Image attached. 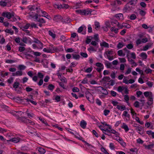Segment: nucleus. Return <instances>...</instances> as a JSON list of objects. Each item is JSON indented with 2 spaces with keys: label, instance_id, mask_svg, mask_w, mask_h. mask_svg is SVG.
I'll return each mask as SVG.
<instances>
[{
  "label": "nucleus",
  "instance_id": "f257e3e1",
  "mask_svg": "<svg viewBox=\"0 0 154 154\" xmlns=\"http://www.w3.org/2000/svg\"><path fill=\"white\" fill-rule=\"evenodd\" d=\"M136 3H131V2L128 3L125 6L123 9V11L124 12H129L134 9V6Z\"/></svg>",
  "mask_w": 154,
  "mask_h": 154
},
{
  "label": "nucleus",
  "instance_id": "f03ea898",
  "mask_svg": "<svg viewBox=\"0 0 154 154\" xmlns=\"http://www.w3.org/2000/svg\"><path fill=\"white\" fill-rule=\"evenodd\" d=\"M2 16L6 17L8 19H10L12 17H14V15L13 14H11L9 12H3L2 13Z\"/></svg>",
  "mask_w": 154,
  "mask_h": 154
},
{
  "label": "nucleus",
  "instance_id": "7ed1b4c3",
  "mask_svg": "<svg viewBox=\"0 0 154 154\" xmlns=\"http://www.w3.org/2000/svg\"><path fill=\"white\" fill-rule=\"evenodd\" d=\"M26 132L31 134H34V133L35 135H37L38 137H39L40 136L39 135L37 134L36 131H35V129L30 127H28V129L26 130Z\"/></svg>",
  "mask_w": 154,
  "mask_h": 154
},
{
  "label": "nucleus",
  "instance_id": "20e7f679",
  "mask_svg": "<svg viewBox=\"0 0 154 154\" xmlns=\"http://www.w3.org/2000/svg\"><path fill=\"white\" fill-rule=\"evenodd\" d=\"M153 103V100L152 95L149 96L148 97V101L147 102V104L149 106H151Z\"/></svg>",
  "mask_w": 154,
  "mask_h": 154
},
{
  "label": "nucleus",
  "instance_id": "39448f33",
  "mask_svg": "<svg viewBox=\"0 0 154 154\" xmlns=\"http://www.w3.org/2000/svg\"><path fill=\"white\" fill-rule=\"evenodd\" d=\"M92 12L91 10H89L88 9L83 10L82 12V15H88L89 14H91Z\"/></svg>",
  "mask_w": 154,
  "mask_h": 154
},
{
  "label": "nucleus",
  "instance_id": "423d86ee",
  "mask_svg": "<svg viewBox=\"0 0 154 154\" xmlns=\"http://www.w3.org/2000/svg\"><path fill=\"white\" fill-rule=\"evenodd\" d=\"M98 88H100L101 89L102 91H101V92L103 94L105 95H107L108 94V93L106 89L104 88L103 87L101 86H99Z\"/></svg>",
  "mask_w": 154,
  "mask_h": 154
},
{
  "label": "nucleus",
  "instance_id": "0eeeda50",
  "mask_svg": "<svg viewBox=\"0 0 154 154\" xmlns=\"http://www.w3.org/2000/svg\"><path fill=\"white\" fill-rule=\"evenodd\" d=\"M87 125V123L84 120H82L80 122V125L82 128H85Z\"/></svg>",
  "mask_w": 154,
  "mask_h": 154
},
{
  "label": "nucleus",
  "instance_id": "6e6552de",
  "mask_svg": "<svg viewBox=\"0 0 154 154\" xmlns=\"http://www.w3.org/2000/svg\"><path fill=\"white\" fill-rule=\"evenodd\" d=\"M152 44L151 43H148V44L145 46L143 47V51H146L148 50L149 48H150L151 47Z\"/></svg>",
  "mask_w": 154,
  "mask_h": 154
},
{
  "label": "nucleus",
  "instance_id": "1a4fd4ad",
  "mask_svg": "<svg viewBox=\"0 0 154 154\" xmlns=\"http://www.w3.org/2000/svg\"><path fill=\"white\" fill-rule=\"evenodd\" d=\"M116 108L119 110L121 111H123L126 109V107L124 106H120L118 105L117 106Z\"/></svg>",
  "mask_w": 154,
  "mask_h": 154
},
{
  "label": "nucleus",
  "instance_id": "9d476101",
  "mask_svg": "<svg viewBox=\"0 0 154 154\" xmlns=\"http://www.w3.org/2000/svg\"><path fill=\"white\" fill-rule=\"evenodd\" d=\"M26 68V66L23 65H20L18 66L17 67V69L19 70L22 71V70H23L25 69Z\"/></svg>",
  "mask_w": 154,
  "mask_h": 154
},
{
  "label": "nucleus",
  "instance_id": "9b49d317",
  "mask_svg": "<svg viewBox=\"0 0 154 154\" xmlns=\"http://www.w3.org/2000/svg\"><path fill=\"white\" fill-rule=\"evenodd\" d=\"M19 141L20 140L19 139L16 138H13L12 139H10L8 140V141H12L15 143L19 142Z\"/></svg>",
  "mask_w": 154,
  "mask_h": 154
},
{
  "label": "nucleus",
  "instance_id": "f8f14e48",
  "mask_svg": "<svg viewBox=\"0 0 154 154\" xmlns=\"http://www.w3.org/2000/svg\"><path fill=\"white\" fill-rule=\"evenodd\" d=\"M38 150L40 154H44L46 152V151L44 148L41 147L38 148Z\"/></svg>",
  "mask_w": 154,
  "mask_h": 154
},
{
  "label": "nucleus",
  "instance_id": "ddd939ff",
  "mask_svg": "<svg viewBox=\"0 0 154 154\" xmlns=\"http://www.w3.org/2000/svg\"><path fill=\"white\" fill-rule=\"evenodd\" d=\"M85 94L86 97L88 100H89V99L92 96V94L88 91L86 92Z\"/></svg>",
  "mask_w": 154,
  "mask_h": 154
},
{
  "label": "nucleus",
  "instance_id": "4468645a",
  "mask_svg": "<svg viewBox=\"0 0 154 154\" xmlns=\"http://www.w3.org/2000/svg\"><path fill=\"white\" fill-rule=\"evenodd\" d=\"M100 45L102 47L103 46L107 48L109 47V44L105 42H103L102 43H100Z\"/></svg>",
  "mask_w": 154,
  "mask_h": 154
},
{
  "label": "nucleus",
  "instance_id": "2eb2a0df",
  "mask_svg": "<svg viewBox=\"0 0 154 154\" xmlns=\"http://www.w3.org/2000/svg\"><path fill=\"white\" fill-rule=\"evenodd\" d=\"M72 57L74 59H76V60H79L80 57V56L79 54H72Z\"/></svg>",
  "mask_w": 154,
  "mask_h": 154
},
{
  "label": "nucleus",
  "instance_id": "dca6fc26",
  "mask_svg": "<svg viewBox=\"0 0 154 154\" xmlns=\"http://www.w3.org/2000/svg\"><path fill=\"white\" fill-rule=\"evenodd\" d=\"M42 12L43 14V15L45 16H44V17H46V18H47L49 19H50L51 18V17L50 16H49L48 15V14L45 11H42ZM42 16H44L42 15Z\"/></svg>",
  "mask_w": 154,
  "mask_h": 154
},
{
  "label": "nucleus",
  "instance_id": "f3484780",
  "mask_svg": "<svg viewBox=\"0 0 154 154\" xmlns=\"http://www.w3.org/2000/svg\"><path fill=\"white\" fill-rule=\"evenodd\" d=\"M137 10L138 11H139V14L142 16H144V15H145L146 14V12L143 10H142L140 9H137Z\"/></svg>",
  "mask_w": 154,
  "mask_h": 154
},
{
  "label": "nucleus",
  "instance_id": "a211bd4d",
  "mask_svg": "<svg viewBox=\"0 0 154 154\" xmlns=\"http://www.w3.org/2000/svg\"><path fill=\"white\" fill-rule=\"evenodd\" d=\"M118 140V141L120 143L122 146L124 147L126 146V143L124 142L122 138H119Z\"/></svg>",
  "mask_w": 154,
  "mask_h": 154
},
{
  "label": "nucleus",
  "instance_id": "6ab92c4d",
  "mask_svg": "<svg viewBox=\"0 0 154 154\" xmlns=\"http://www.w3.org/2000/svg\"><path fill=\"white\" fill-rule=\"evenodd\" d=\"M122 128H123L125 130L126 132H127L129 130V128L128 126L124 123H123V125L122 126Z\"/></svg>",
  "mask_w": 154,
  "mask_h": 154
},
{
  "label": "nucleus",
  "instance_id": "aec40b11",
  "mask_svg": "<svg viewBox=\"0 0 154 154\" xmlns=\"http://www.w3.org/2000/svg\"><path fill=\"white\" fill-rule=\"evenodd\" d=\"M110 79V78L109 76H105L104 77L102 80L103 81H104L106 82H107Z\"/></svg>",
  "mask_w": 154,
  "mask_h": 154
},
{
  "label": "nucleus",
  "instance_id": "412c9836",
  "mask_svg": "<svg viewBox=\"0 0 154 154\" xmlns=\"http://www.w3.org/2000/svg\"><path fill=\"white\" fill-rule=\"evenodd\" d=\"M134 126L136 127L135 130L137 131H141L143 130V129L142 128V127H139V125H138L137 126Z\"/></svg>",
  "mask_w": 154,
  "mask_h": 154
},
{
  "label": "nucleus",
  "instance_id": "4be33fe9",
  "mask_svg": "<svg viewBox=\"0 0 154 154\" xmlns=\"http://www.w3.org/2000/svg\"><path fill=\"white\" fill-rule=\"evenodd\" d=\"M116 17L118 19H122L123 17V15L122 14L119 13L116 15Z\"/></svg>",
  "mask_w": 154,
  "mask_h": 154
},
{
  "label": "nucleus",
  "instance_id": "5701e85b",
  "mask_svg": "<svg viewBox=\"0 0 154 154\" xmlns=\"http://www.w3.org/2000/svg\"><path fill=\"white\" fill-rule=\"evenodd\" d=\"M154 146V144H151L150 145H144V146H145V147L146 149H150L151 148H152L153 147V146Z\"/></svg>",
  "mask_w": 154,
  "mask_h": 154
},
{
  "label": "nucleus",
  "instance_id": "b1692460",
  "mask_svg": "<svg viewBox=\"0 0 154 154\" xmlns=\"http://www.w3.org/2000/svg\"><path fill=\"white\" fill-rule=\"evenodd\" d=\"M110 30L112 32H114L116 33H117L118 32V29L114 27L111 28Z\"/></svg>",
  "mask_w": 154,
  "mask_h": 154
},
{
  "label": "nucleus",
  "instance_id": "393cba45",
  "mask_svg": "<svg viewBox=\"0 0 154 154\" xmlns=\"http://www.w3.org/2000/svg\"><path fill=\"white\" fill-rule=\"evenodd\" d=\"M19 84H20L18 82H15L13 85V87L15 89H16L18 88Z\"/></svg>",
  "mask_w": 154,
  "mask_h": 154
},
{
  "label": "nucleus",
  "instance_id": "a878e982",
  "mask_svg": "<svg viewBox=\"0 0 154 154\" xmlns=\"http://www.w3.org/2000/svg\"><path fill=\"white\" fill-rule=\"evenodd\" d=\"M5 31L6 32L10 33L11 35H13L14 34V31L13 30H12L11 29H6L5 30Z\"/></svg>",
  "mask_w": 154,
  "mask_h": 154
},
{
  "label": "nucleus",
  "instance_id": "bb28decb",
  "mask_svg": "<svg viewBox=\"0 0 154 154\" xmlns=\"http://www.w3.org/2000/svg\"><path fill=\"white\" fill-rule=\"evenodd\" d=\"M48 89L51 91H52L54 88V86L52 84H50L48 86Z\"/></svg>",
  "mask_w": 154,
  "mask_h": 154
},
{
  "label": "nucleus",
  "instance_id": "cd10ccee",
  "mask_svg": "<svg viewBox=\"0 0 154 154\" xmlns=\"http://www.w3.org/2000/svg\"><path fill=\"white\" fill-rule=\"evenodd\" d=\"M140 56L142 57L144 59H146L147 56L145 53L142 52L140 54Z\"/></svg>",
  "mask_w": 154,
  "mask_h": 154
},
{
  "label": "nucleus",
  "instance_id": "c85d7f7f",
  "mask_svg": "<svg viewBox=\"0 0 154 154\" xmlns=\"http://www.w3.org/2000/svg\"><path fill=\"white\" fill-rule=\"evenodd\" d=\"M24 121H25V122L27 124H31L32 125L34 124V123L32 121L29 119L25 118Z\"/></svg>",
  "mask_w": 154,
  "mask_h": 154
},
{
  "label": "nucleus",
  "instance_id": "c756f323",
  "mask_svg": "<svg viewBox=\"0 0 154 154\" xmlns=\"http://www.w3.org/2000/svg\"><path fill=\"white\" fill-rule=\"evenodd\" d=\"M91 37V39L94 38V39L96 41L98 42L99 39H98V34H96L94 35V38L92 37L91 36L89 37Z\"/></svg>",
  "mask_w": 154,
  "mask_h": 154
},
{
  "label": "nucleus",
  "instance_id": "7c9ffc66",
  "mask_svg": "<svg viewBox=\"0 0 154 154\" xmlns=\"http://www.w3.org/2000/svg\"><path fill=\"white\" fill-rule=\"evenodd\" d=\"M136 18V15L134 14H133L131 15L130 17V19L131 20H134Z\"/></svg>",
  "mask_w": 154,
  "mask_h": 154
},
{
  "label": "nucleus",
  "instance_id": "2f4dec72",
  "mask_svg": "<svg viewBox=\"0 0 154 154\" xmlns=\"http://www.w3.org/2000/svg\"><path fill=\"white\" fill-rule=\"evenodd\" d=\"M124 88H125L123 87L119 86L117 90L119 92H121L124 90Z\"/></svg>",
  "mask_w": 154,
  "mask_h": 154
},
{
  "label": "nucleus",
  "instance_id": "473e14b6",
  "mask_svg": "<svg viewBox=\"0 0 154 154\" xmlns=\"http://www.w3.org/2000/svg\"><path fill=\"white\" fill-rule=\"evenodd\" d=\"M113 51L112 50H110V51H107L105 52V53L107 55V56H109V54L112 55L113 54Z\"/></svg>",
  "mask_w": 154,
  "mask_h": 154
},
{
  "label": "nucleus",
  "instance_id": "72a5a7b5",
  "mask_svg": "<svg viewBox=\"0 0 154 154\" xmlns=\"http://www.w3.org/2000/svg\"><path fill=\"white\" fill-rule=\"evenodd\" d=\"M60 6L62 8H68L69 6L67 4H63L62 5H60Z\"/></svg>",
  "mask_w": 154,
  "mask_h": 154
},
{
  "label": "nucleus",
  "instance_id": "f704fd0d",
  "mask_svg": "<svg viewBox=\"0 0 154 154\" xmlns=\"http://www.w3.org/2000/svg\"><path fill=\"white\" fill-rule=\"evenodd\" d=\"M16 74H17V76H20L22 75L23 73L22 71L20 70H18L16 72Z\"/></svg>",
  "mask_w": 154,
  "mask_h": 154
},
{
  "label": "nucleus",
  "instance_id": "c9c22d12",
  "mask_svg": "<svg viewBox=\"0 0 154 154\" xmlns=\"http://www.w3.org/2000/svg\"><path fill=\"white\" fill-rule=\"evenodd\" d=\"M25 99L27 100V102H28L29 101H30L31 102V103H32V104L34 105H36L37 104V103L35 102L33 100H30L28 99V98Z\"/></svg>",
  "mask_w": 154,
  "mask_h": 154
},
{
  "label": "nucleus",
  "instance_id": "e433bc0d",
  "mask_svg": "<svg viewBox=\"0 0 154 154\" xmlns=\"http://www.w3.org/2000/svg\"><path fill=\"white\" fill-rule=\"evenodd\" d=\"M144 95L146 97H148L149 96V94L152 95V93L151 92L146 91L144 93Z\"/></svg>",
  "mask_w": 154,
  "mask_h": 154
},
{
  "label": "nucleus",
  "instance_id": "4c0bfd02",
  "mask_svg": "<svg viewBox=\"0 0 154 154\" xmlns=\"http://www.w3.org/2000/svg\"><path fill=\"white\" fill-rule=\"evenodd\" d=\"M49 35L52 37L53 38H55L56 37V35L54 33L52 32L51 31H49L48 32Z\"/></svg>",
  "mask_w": 154,
  "mask_h": 154
},
{
  "label": "nucleus",
  "instance_id": "58836bf2",
  "mask_svg": "<svg viewBox=\"0 0 154 154\" xmlns=\"http://www.w3.org/2000/svg\"><path fill=\"white\" fill-rule=\"evenodd\" d=\"M39 119L42 123H44L45 124L46 126L48 125V124L47 122H46V120H45L44 119H43L42 118H39Z\"/></svg>",
  "mask_w": 154,
  "mask_h": 154
},
{
  "label": "nucleus",
  "instance_id": "ea45409f",
  "mask_svg": "<svg viewBox=\"0 0 154 154\" xmlns=\"http://www.w3.org/2000/svg\"><path fill=\"white\" fill-rule=\"evenodd\" d=\"M139 102L137 101H136L134 103V106L136 108H139L140 107Z\"/></svg>",
  "mask_w": 154,
  "mask_h": 154
},
{
  "label": "nucleus",
  "instance_id": "a19ab883",
  "mask_svg": "<svg viewBox=\"0 0 154 154\" xmlns=\"http://www.w3.org/2000/svg\"><path fill=\"white\" fill-rule=\"evenodd\" d=\"M15 91H17V92L18 94H21L22 93L21 90H22V88L21 87L19 88L18 89H15Z\"/></svg>",
  "mask_w": 154,
  "mask_h": 154
},
{
  "label": "nucleus",
  "instance_id": "79ce46f5",
  "mask_svg": "<svg viewBox=\"0 0 154 154\" xmlns=\"http://www.w3.org/2000/svg\"><path fill=\"white\" fill-rule=\"evenodd\" d=\"M0 5L2 6L5 7L6 6L7 3L5 1H0Z\"/></svg>",
  "mask_w": 154,
  "mask_h": 154
},
{
  "label": "nucleus",
  "instance_id": "37998d69",
  "mask_svg": "<svg viewBox=\"0 0 154 154\" xmlns=\"http://www.w3.org/2000/svg\"><path fill=\"white\" fill-rule=\"evenodd\" d=\"M96 65L97 67L100 68H103V64L100 63H96Z\"/></svg>",
  "mask_w": 154,
  "mask_h": 154
},
{
  "label": "nucleus",
  "instance_id": "c03bdc74",
  "mask_svg": "<svg viewBox=\"0 0 154 154\" xmlns=\"http://www.w3.org/2000/svg\"><path fill=\"white\" fill-rule=\"evenodd\" d=\"M92 69L93 68L92 67H89L85 70V72L90 73L92 71Z\"/></svg>",
  "mask_w": 154,
  "mask_h": 154
},
{
  "label": "nucleus",
  "instance_id": "a18cd8bd",
  "mask_svg": "<svg viewBox=\"0 0 154 154\" xmlns=\"http://www.w3.org/2000/svg\"><path fill=\"white\" fill-rule=\"evenodd\" d=\"M122 26L127 28H129L130 27V25L125 23H122Z\"/></svg>",
  "mask_w": 154,
  "mask_h": 154
},
{
  "label": "nucleus",
  "instance_id": "49530a36",
  "mask_svg": "<svg viewBox=\"0 0 154 154\" xmlns=\"http://www.w3.org/2000/svg\"><path fill=\"white\" fill-rule=\"evenodd\" d=\"M80 54L81 56L85 58H86L88 56V54L85 53H83L82 52L80 53Z\"/></svg>",
  "mask_w": 154,
  "mask_h": 154
},
{
  "label": "nucleus",
  "instance_id": "de8ad7c7",
  "mask_svg": "<svg viewBox=\"0 0 154 154\" xmlns=\"http://www.w3.org/2000/svg\"><path fill=\"white\" fill-rule=\"evenodd\" d=\"M25 50V48L23 47L20 46L19 47V51L20 52H23Z\"/></svg>",
  "mask_w": 154,
  "mask_h": 154
},
{
  "label": "nucleus",
  "instance_id": "09e8293b",
  "mask_svg": "<svg viewBox=\"0 0 154 154\" xmlns=\"http://www.w3.org/2000/svg\"><path fill=\"white\" fill-rule=\"evenodd\" d=\"M101 151L103 152L105 154H109L106 149L103 147L101 148Z\"/></svg>",
  "mask_w": 154,
  "mask_h": 154
},
{
  "label": "nucleus",
  "instance_id": "8fccbe9b",
  "mask_svg": "<svg viewBox=\"0 0 154 154\" xmlns=\"http://www.w3.org/2000/svg\"><path fill=\"white\" fill-rule=\"evenodd\" d=\"M38 77L41 79H42L44 77V75L42 74V73L40 72H38Z\"/></svg>",
  "mask_w": 154,
  "mask_h": 154
},
{
  "label": "nucleus",
  "instance_id": "3c124183",
  "mask_svg": "<svg viewBox=\"0 0 154 154\" xmlns=\"http://www.w3.org/2000/svg\"><path fill=\"white\" fill-rule=\"evenodd\" d=\"M99 23L98 22H95V25L96 26L95 29H99L100 27V26L99 25Z\"/></svg>",
  "mask_w": 154,
  "mask_h": 154
},
{
  "label": "nucleus",
  "instance_id": "603ef678",
  "mask_svg": "<svg viewBox=\"0 0 154 154\" xmlns=\"http://www.w3.org/2000/svg\"><path fill=\"white\" fill-rule=\"evenodd\" d=\"M152 72V70L150 69H146L145 70V72L147 74H149V73H151Z\"/></svg>",
  "mask_w": 154,
  "mask_h": 154
},
{
  "label": "nucleus",
  "instance_id": "864d4df0",
  "mask_svg": "<svg viewBox=\"0 0 154 154\" xmlns=\"http://www.w3.org/2000/svg\"><path fill=\"white\" fill-rule=\"evenodd\" d=\"M15 62V60H7L5 61V62L6 63H14Z\"/></svg>",
  "mask_w": 154,
  "mask_h": 154
},
{
  "label": "nucleus",
  "instance_id": "5fc2aeb1",
  "mask_svg": "<svg viewBox=\"0 0 154 154\" xmlns=\"http://www.w3.org/2000/svg\"><path fill=\"white\" fill-rule=\"evenodd\" d=\"M119 59L121 63H125L126 61L125 59L124 58H119Z\"/></svg>",
  "mask_w": 154,
  "mask_h": 154
},
{
  "label": "nucleus",
  "instance_id": "6e6d98bb",
  "mask_svg": "<svg viewBox=\"0 0 154 154\" xmlns=\"http://www.w3.org/2000/svg\"><path fill=\"white\" fill-rule=\"evenodd\" d=\"M37 21L40 22L41 23H45V21L43 18H39Z\"/></svg>",
  "mask_w": 154,
  "mask_h": 154
},
{
  "label": "nucleus",
  "instance_id": "4d7b16f0",
  "mask_svg": "<svg viewBox=\"0 0 154 154\" xmlns=\"http://www.w3.org/2000/svg\"><path fill=\"white\" fill-rule=\"evenodd\" d=\"M123 46L124 45L122 43L119 42L117 45V47L119 49H120L122 48Z\"/></svg>",
  "mask_w": 154,
  "mask_h": 154
},
{
  "label": "nucleus",
  "instance_id": "13d9d810",
  "mask_svg": "<svg viewBox=\"0 0 154 154\" xmlns=\"http://www.w3.org/2000/svg\"><path fill=\"white\" fill-rule=\"evenodd\" d=\"M127 47L128 49H130L133 48V45L132 44H129L127 45Z\"/></svg>",
  "mask_w": 154,
  "mask_h": 154
},
{
  "label": "nucleus",
  "instance_id": "bf43d9fd",
  "mask_svg": "<svg viewBox=\"0 0 154 154\" xmlns=\"http://www.w3.org/2000/svg\"><path fill=\"white\" fill-rule=\"evenodd\" d=\"M72 91L73 92H78L79 91V89L77 87H74L72 89Z\"/></svg>",
  "mask_w": 154,
  "mask_h": 154
},
{
  "label": "nucleus",
  "instance_id": "052dcab7",
  "mask_svg": "<svg viewBox=\"0 0 154 154\" xmlns=\"http://www.w3.org/2000/svg\"><path fill=\"white\" fill-rule=\"evenodd\" d=\"M111 94L113 97H115L117 95V93L113 91H111Z\"/></svg>",
  "mask_w": 154,
  "mask_h": 154
},
{
  "label": "nucleus",
  "instance_id": "680f3d73",
  "mask_svg": "<svg viewBox=\"0 0 154 154\" xmlns=\"http://www.w3.org/2000/svg\"><path fill=\"white\" fill-rule=\"evenodd\" d=\"M136 42V44L137 46L142 43V41L140 39H138L137 40Z\"/></svg>",
  "mask_w": 154,
  "mask_h": 154
},
{
  "label": "nucleus",
  "instance_id": "e2e57ef3",
  "mask_svg": "<svg viewBox=\"0 0 154 154\" xmlns=\"http://www.w3.org/2000/svg\"><path fill=\"white\" fill-rule=\"evenodd\" d=\"M112 23V25H113V24H112L113 23H114V24H116L117 25V26L118 27H119V23L117 22V21L116 20H114L113 21H112L111 22Z\"/></svg>",
  "mask_w": 154,
  "mask_h": 154
},
{
  "label": "nucleus",
  "instance_id": "0e129e2a",
  "mask_svg": "<svg viewBox=\"0 0 154 154\" xmlns=\"http://www.w3.org/2000/svg\"><path fill=\"white\" fill-rule=\"evenodd\" d=\"M109 112V110L105 109V110H104L103 111L104 114L105 116H107Z\"/></svg>",
  "mask_w": 154,
  "mask_h": 154
},
{
  "label": "nucleus",
  "instance_id": "69168bd1",
  "mask_svg": "<svg viewBox=\"0 0 154 154\" xmlns=\"http://www.w3.org/2000/svg\"><path fill=\"white\" fill-rule=\"evenodd\" d=\"M30 26V24L29 23L26 24L25 26L24 27H23V29H28L29 26Z\"/></svg>",
  "mask_w": 154,
  "mask_h": 154
},
{
  "label": "nucleus",
  "instance_id": "338daca9",
  "mask_svg": "<svg viewBox=\"0 0 154 154\" xmlns=\"http://www.w3.org/2000/svg\"><path fill=\"white\" fill-rule=\"evenodd\" d=\"M13 78L12 77H11L10 78L8 79V82L10 84L11 83L13 82Z\"/></svg>",
  "mask_w": 154,
  "mask_h": 154
},
{
  "label": "nucleus",
  "instance_id": "774afa93",
  "mask_svg": "<svg viewBox=\"0 0 154 154\" xmlns=\"http://www.w3.org/2000/svg\"><path fill=\"white\" fill-rule=\"evenodd\" d=\"M124 99L127 102L129 100V96L128 95H125L124 96Z\"/></svg>",
  "mask_w": 154,
  "mask_h": 154
}]
</instances>
